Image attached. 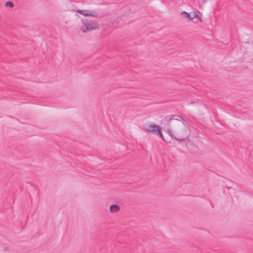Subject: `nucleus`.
Masks as SVG:
<instances>
[{"label":"nucleus","mask_w":253,"mask_h":253,"mask_svg":"<svg viewBox=\"0 0 253 253\" xmlns=\"http://www.w3.org/2000/svg\"><path fill=\"white\" fill-rule=\"evenodd\" d=\"M178 128L173 133L170 128L167 129V132L171 137H174L177 139H182L188 134V127L184 122H181L178 124Z\"/></svg>","instance_id":"f257e3e1"},{"label":"nucleus","mask_w":253,"mask_h":253,"mask_svg":"<svg viewBox=\"0 0 253 253\" xmlns=\"http://www.w3.org/2000/svg\"><path fill=\"white\" fill-rule=\"evenodd\" d=\"M5 6L7 7H13L14 6L13 3L11 1H7L5 4Z\"/></svg>","instance_id":"1a4fd4ad"},{"label":"nucleus","mask_w":253,"mask_h":253,"mask_svg":"<svg viewBox=\"0 0 253 253\" xmlns=\"http://www.w3.org/2000/svg\"><path fill=\"white\" fill-rule=\"evenodd\" d=\"M82 23L81 29L84 33H87L99 28V25L96 20L84 18L82 19Z\"/></svg>","instance_id":"f03ea898"},{"label":"nucleus","mask_w":253,"mask_h":253,"mask_svg":"<svg viewBox=\"0 0 253 253\" xmlns=\"http://www.w3.org/2000/svg\"><path fill=\"white\" fill-rule=\"evenodd\" d=\"M77 12L84 16H89L93 18H96L98 15L97 11L90 9H78Z\"/></svg>","instance_id":"7ed1b4c3"},{"label":"nucleus","mask_w":253,"mask_h":253,"mask_svg":"<svg viewBox=\"0 0 253 253\" xmlns=\"http://www.w3.org/2000/svg\"><path fill=\"white\" fill-rule=\"evenodd\" d=\"M154 133L157 135V136H159L164 141L165 140L160 127H159V128L156 130L155 132H154Z\"/></svg>","instance_id":"0eeeda50"},{"label":"nucleus","mask_w":253,"mask_h":253,"mask_svg":"<svg viewBox=\"0 0 253 253\" xmlns=\"http://www.w3.org/2000/svg\"><path fill=\"white\" fill-rule=\"evenodd\" d=\"M159 126L156 125L154 123L151 122H147L143 125L145 130L154 133L159 128Z\"/></svg>","instance_id":"20e7f679"},{"label":"nucleus","mask_w":253,"mask_h":253,"mask_svg":"<svg viewBox=\"0 0 253 253\" xmlns=\"http://www.w3.org/2000/svg\"><path fill=\"white\" fill-rule=\"evenodd\" d=\"M120 209V207L117 205H112L110 206L109 211L111 213L118 212Z\"/></svg>","instance_id":"423d86ee"},{"label":"nucleus","mask_w":253,"mask_h":253,"mask_svg":"<svg viewBox=\"0 0 253 253\" xmlns=\"http://www.w3.org/2000/svg\"><path fill=\"white\" fill-rule=\"evenodd\" d=\"M181 15H183L185 18L188 19H193L195 18H199L197 13L194 12L188 13L185 11H183L181 12Z\"/></svg>","instance_id":"39448f33"},{"label":"nucleus","mask_w":253,"mask_h":253,"mask_svg":"<svg viewBox=\"0 0 253 253\" xmlns=\"http://www.w3.org/2000/svg\"><path fill=\"white\" fill-rule=\"evenodd\" d=\"M169 120L179 121L178 124L181 122L185 123V121L179 116H173L171 118L169 119Z\"/></svg>","instance_id":"6e6552de"}]
</instances>
